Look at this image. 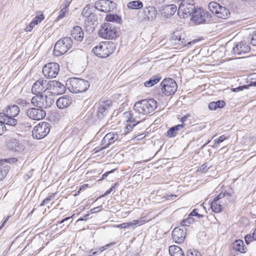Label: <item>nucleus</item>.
<instances>
[{
	"label": "nucleus",
	"mask_w": 256,
	"mask_h": 256,
	"mask_svg": "<svg viewBox=\"0 0 256 256\" xmlns=\"http://www.w3.org/2000/svg\"><path fill=\"white\" fill-rule=\"evenodd\" d=\"M226 139V138L224 135L220 136L218 138L215 139L214 141V144L212 145V147L215 148L218 144L222 142L224 140Z\"/></svg>",
	"instance_id": "41"
},
{
	"label": "nucleus",
	"mask_w": 256,
	"mask_h": 256,
	"mask_svg": "<svg viewBox=\"0 0 256 256\" xmlns=\"http://www.w3.org/2000/svg\"><path fill=\"white\" fill-rule=\"evenodd\" d=\"M6 162L12 164L18 161V159L16 158H11L5 160Z\"/></svg>",
	"instance_id": "52"
},
{
	"label": "nucleus",
	"mask_w": 256,
	"mask_h": 256,
	"mask_svg": "<svg viewBox=\"0 0 256 256\" xmlns=\"http://www.w3.org/2000/svg\"><path fill=\"white\" fill-rule=\"evenodd\" d=\"M117 34L115 26L110 22L104 23L98 32L99 36L106 39L115 38Z\"/></svg>",
	"instance_id": "11"
},
{
	"label": "nucleus",
	"mask_w": 256,
	"mask_h": 256,
	"mask_svg": "<svg viewBox=\"0 0 256 256\" xmlns=\"http://www.w3.org/2000/svg\"><path fill=\"white\" fill-rule=\"evenodd\" d=\"M208 8L209 10L218 18L227 19L230 15L228 8L220 6L216 2H210Z\"/></svg>",
	"instance_id": "8"
},
{
	"label": "nucleus",
	"mask_w": 256,
	"mask_h": 256,
	"mask_svg": "<svg viewBox=\"0 0 256 256\" xmlns=\"http://www.w3.org/2000/svg\"><path fill=\"white\" fill-rule=\"evenodd\" d=\"M72 37L77 41H82L84 38V32L80 26H74L71 31Z\"/></svg>",
	"instance_id": "30"
},
{
	"label": "nucleus",
	"mask_w": 256,
	"mask_h": 256,
	"mask_svg": "<svg viewBox=\"0 0 256 256\" xmlns=\"http://www.w3.org/2000/svg\"><path fill=\"white\" fill-rule=\"evenodd\" d=\"M10 217V216H8L6 217V218L4 220L3 222L1 224V226H0V230L5 226V225L6 224L8 220Z\"/></svg>",
	"instance_id": "56"
},
{
	"label": "nucleus",
	"mask_w": 256,
	"mask_h": 256,
	"mask_svg": "<svg viewBox=\"0 0 256 256\" xmlns=\"http://www.w3.org/2000/svg\"><path fill=\"white\" fill-rule=\"evenodd\" d=\"M60 71L59 64L56 62H50L45 64L42 68V72L48 78H56Z\"/></svg>",
	"instance_id": "15"
},
{
	"label": "nucleus",
	"mask_w": 256,
	"mask_h": 256,
	"mask_svg": "<svg viewBox=\"0 0 256 256\" xmlns=\"http://www.w3.org/2000/svg\"><path fill=\"white\" fill-rule=\"evenodd\" d=\"M250 43L253 46L256 45V40L252 36Z\"/></svg>",
	"instance_id": "62"
},
{
	"label": "nucleus",
	"mask_w": 256,
	"mask_h": 256,
	"mask_svg": "<svg viewBox=\"0 0 256 256\" xmlns=\"http://www.w3.org/2000/svg\"><path fill=\"white\" fill-rule=\"evenodd\" d=\"M194 222V219L192 217L188 216V218L182 220L181 222V224L182 226H188L189 224Z\"/></svg>",
	"instance_id": "44"
},
{
	"label": "nucleus",
	"mask_w": 256,
	"mask_h": 256,
	"mask_svg": "<svg viewBox=\"0 0 256 256\" xmlns=\"http://www.w3.org/2000/svg\"><path fill=\"white\" fill-rule=\"evenodd\" d=\"M129 223V226H136L138 224V222L137 220H134L132 222H130Z\"/></svg>",
	"instance_id": "58"
},
{
	"label": "nucleus",
	"mask_w": 256,
	"mask_h": 256,
	"mask_svg": "<svg viewBox=\"0 0 256 256\" xmlns=\"http://www.w3.org/2000/svg\"><path fill=\"white\" fill-rule=\"evenodd\" d=\"M250 49L249 45L243 42H240L233 47L232 52L234 54L241 55L248 52Z\"/></svg>",
	"instance_id": "25"
},
{
	"label": "nucleus",
	"mask_w": 256,
	"mask_h": 256,
	"mask_svg": "<svg viewBox=\"0 0 256 256\" xmlns=\"http://www.w3.org/2000/svg\"><path fill=\"white\" fill-rule=\"evenodd\" d=\"M72 0H64V3L62 4L60 6V8H62V6L64 8H68V6L72 2Z\"/></svg>",
	"instance_id": "48"
},
{
	"label": "nucleus",
	"mask_w": 256,
	"mask_h": 256,
	"mask_svg": "<svg viewBox=\"0 0 256 256\" xmlns=\"http://www.w3.org/2000/svg\"><path fill=\"white\" fill-rule=\"evenodd\" d=\"M115 49L112 42H101L92 48V52L97 56L104 58L112 54Z\"/></svg>",
	"instance_id": "4"
},
{
	"label": "nucleus",
	"mask_w": 256,
	"mask_h": 256,
	"mask_svg": "<svg viewBox=\"0 0 256 256\" xmlns=\"http://www.w3.org/2000/svg\"><path fill=\"white\" fill-rule=\"evenodd\" d=\"M225 105V102L223 100H218L217 102H210L208 104V108L211 110H215L217 108H222Z\"/></svg>",
	"instance_id": "36"
},
{
	"label": "nucleus",
	"mask_w": 256,
	"mask_h": 256,
	"mask_svg": "<svg viewBox=\"0 0 256 256\" xmlns=\"http://www.w3.org/2000/svg\"><path fill=\"white\" fill-rule=\"evenodd\" d=\"M8 147L14 152H20L24 148V146L16 138H12L8 144Z\"/></svg>",
	"instance_id": "27"
},
{
	"label": "nucleus",
	"mask_w": 256,
	"mask_h": 256,
	"mask_svg": "<svg viewBox=\"0 0 256 256\" xmlns=\"http://www.w3.org/2000/svg\"><path fill=\"white\" fill-rule=\"evenodd\" d=\"M44 18V16L43 14H40L35 16L32 22L36 24L37 25L40 23Z\"/></svg>",
	"instance_id": "39"
},
{
	"label": "nucleus",
	"mask_w": 256,
	"mask_h": 256,
	"mask_svg": "<svg viewBox=\"0 0 256 256\" xmlns=\"http://www.w3.org/2000/svg\"><path fill=\"white\" fill-rule=\"evenodd\" d=\"M112 192V188H110L109 190H108L104 194L101 196L100 198H101V197H104V196H105L106 195H108L111 192Z\"/></svg>",
	"instance_id": "60"
},
{
	"label": "nucleus",
	"mask_w": 256,
	"mask_h": 256,
	"mask_svg": "<svg viewBox=\"0 0 256 256\" xmlns=\"http://www.w3.org/2000/svg\"><path fill=\"white\" fill-rule=\"evenodd\" d=\"M5 124H6V122L0 120V136L6 130Z\"/></svg>",
	"instance_id": "43"
},
{
	"label": "nucleus",
	"mask_w": 256,
	"mask_h": 256,
	"mask_svg": "<svg viewBox=\"0 0 256 256\" xmlns=\"http://www.w3.org/2000/svg\"><path fill=\"white\" fill-rule=\"evenodd\" d=\"M72 45V40L70 37H64L59 40L54 46V55L58 56L65 54L71 48Z\"/></svg>",
	"instance_id": "5"
},
{
	"label": "nucleus",
	"mask_w": 256,
	"mask_h": 256,
	"mask_svg": "<svg viewBox=\"0 0 256 256\" xmlns=\"http://www.w3.org/2000/svg\"><path fill=\"white\" fill-rule=\"evenodd\" d=\"M8 170V166L0 165V181L2 180L6 176Z\"/></svg>",
	"instance_id": "38"
},
{
	"label": "nucleus",
	"mask_w": 256,
	"mask_h": 256,
	"mask_svg": "<svg viewBox=\"0 0 256 256\" xmlns=\"http://www.w3.org/2000/svg\"><path fill=\"white\" fill-rule=\"evenodd\" d=\"M233 248L234 250L241 253L245 252V248L243 241L240 240H236L233 244Z\"/></svg>",
	"instance_id": "33"
},
{
	"label": "nucleus",
	"mask_w": 256,
	"mask_h": 256,
	"mask_svg": "<svg viewBox=\"0 0 256 256\" xmlns=\"http://www.w3.org/2000/svg\"><path fill=\"white\" fill-rule=\"evenodd\" d=\"M112 106V102L110 100H101L98 104V108L97 110V116L98 118L101 119L106 116Z\"/></svg>",
	"instance_id": "20"
},
{
	"label": "nucleus",
	"mask_w": 256,
	"mask_h": 256,
	"mask_svg": "<svg viewBox=\"0 0 256 256\" xmlns=\"http://www.w3.org/2000/svg\"><path fill=\"white\" fill-rule=\"evenodd\" d=\"M102 210V206H98L97 207H96L94 208H92L90 210L91 212L92 213H96L98 212H100Z\"/></svg>",
	"instance_id": "51"
},
{
	"label": "nucleus",
	"mask_w": 256,
	"mask_h": 256,
	"mask_svg": "<svg viewBox=\"0 0 256 256\" xmlns=\"http://www.w3.org/2000/svg\"><path fill=\"white\" fill-rule=\"evenodd\" d=\"M48 90L54 94H61L65 92L66 86L59 82L52 80L49 82Z\"/></svg>",
	"instance_id": "21"
},
{
	"label": "nucleus",
	"mask_w": 256,
	"mask_h": 256,
	"mask_svg": "<svg viewBox=\"0 0 256 256\" xmlns=\"http://www.w3.org/2000/svg\"><path fill=\"white\" fill-rule=\"evenodd\" d=\"M66 85L72 92L79 93L86 91L90 84L88 80L72 78L67 80Z\"/></svg>",
	"instance_id": "1"
},
{
	"label": "nucleus",
	"mask_w": 256,
	"mask_h": 256,
	"mask_svg": "<svg viewBox=\"0 0 256 256\" xmlns=\"http://www.w3.org/2000/svg\"><path fill=\"white\" fill-rule=\"evenodd\" d=\"M20 108L16 105H11L8 107L5 113H0V120L6 122L8 125L15 126L18 122L15 118L20 113Z\"/></svg>",
	"instance_id": "3"
},
{
	"label": "nucleus",
	"mask_w": 256,
	"mask_h": 256,
	"mask_svg": "<svg viewBox=\"0 0 256 256\" xmlns=\"http://www.w3.org/2000/svg\"><path fill=\"white\" fill-rule=\"evenodd\" d=\"M17 103L23 106H30V104L28 102H27L25 100L23 99H18L17 100Z\"/></svg>",
	"instance_id": "45"
},
{
	"label": "nucleus",
	"mask_w": 256,
	"mask_h": 256,
	"mask_svg": "<svg viewBox=\"0 0 256 256\" xmlns=\"http://www.w3.org/2000/svg\"><path fill=\"white\" fill-rule=\"evenodd\" d=\"M115 244L114 242H113V243H110V244H106L105 246H102V247L101 248V250L100 251V252H102V251H104V250H106L107 248H108V247H110V246H113Z\"/></svg>",
	"instance_id": "54"
},
{
	"label": "nucleus",
	"mask_w": 256,
	"mask_h": 256,
	"mask_svg": "<svg viewBox=\"0 0 256 256\" xmlns=\"http://www.w3.org/2000/svg\"><path fill=\"white\" fill-rule=\"evenodd\" d=\"M208 12L202 8H196L192 14V20L194 23L200 24L208 21Z\"/></svg>",
	"instance_id": "17"
},
{
	"label": "nucleus",
	"mask_w": 256,
	"mask_h": 256,
	"mask_svg": "<svg viewBox=\"0 0 256 256\" xmlns=\"http://www.w3.org/2000/svg\"><path fill=\"white\" fill-rule=\"evenodd\" d=\"M49 82L43 78H40L32 85V92L34 94H42L48 90Z\"/></svg>",
	"instance_id": "18"
},
{
	"label": "nucleus",
	"mask_w": 256,
	"mask_h": 256,
	"mask_svg": "<svg viewBox=\"0 0 256 256\" xmlns=\"http://www.w3.org/2000/svg\"><path fill=\"white\" fill-rule=\"evenodd\" d=\"M128 226H130L128 222H124V223L120 225H118L117 226V227H118V228H126Z\"/></svg>",
	"instance_id": "57"
},
{
	"label": "nucleus",
	"mask_w": 256,
	"mask_h": 256,
	"mask_svg": "<svg viewBox=\"0 0 256 256\" xmlns=\"http://www.w3.org/2000/svg\"><path fill=\"white\" fill-rule=\"evenodd\" d=\"M177 10V7L174 4H170L166 6L162 12V15L168 18L174 15Z\"/></svg>",
	"instance_id": "29"
},
{
	"label": "nucleus",
	"mask_w": 256,
	"mask_h": 256,
	"mask_svg": "<svg viewBox=\"0 0 256 256\" xmlns=\"http://www.w3.org/2000/svg\"><path fill=\"white\" fill-rule=\"evenodd\" d=\"M195 9L193 0H182L178 8V14L180 17L186 18L190 16Z\"/></svg>",
	"instance_id": "9"
},
{
	"label": "nucleus",
	"mask_w": 256,
	"mask_h": 256,
	"mask_svg": "<svg viewBox=\"0 0 256 256\" xmlns=\"http://www.w3.org/2000/svg\"><path fill=\"white\" fill-rule=\"evenodd\" d=\"M210 168V166L207 164H203L200 168V171L202 172H206L207 170Z\"/></svg>",
	"instance_id": "47"
},
{
	"label": "nucleus",
	"mask_w": 256,
	"mask_h": 256,
	"mask_svg": "<svg viewBox=\"0 0 256 256\" xmlns=\"http://www.w3.org/2000/svg\"><path fill=\"white\" fill-rule=\"evenodd\" d=\"M30 176L29 174H26L24 176V178L26 180H28L30 178Z\"/></svg>",
	"instance_id": "64"
},
{
	"label": "nucleus",
	"mask_w": 256,
	"mask_h": 256,
	"mask_svg": "<svg viewBox=\"0 0 256 256\" xmlns=\"http://www.w3.org/2000/svg\"><path fill=\"white\" fill-rule=\"evenodd\" d=\"M127 6L130 9L138 10L142 8L143 4L140 0H135L129 2Z\"/></svg>",
	"instance_id": "35"
},
{
	"label": "nucleus",
	"mask_w": 256,
	"mask_h": 256,
	"mask_svg": "<svg viewBox=\"0 0 256 256\" xmlns=\"http://www.w3.org/2000/svg\"><path fill=\"white\" fill-rule=\"evenodd\" d=\"M170 41L176 48H182L184 46L195 43V41L188 42L186 34L181 30H176L172 34Z\"/></svg>",
	"instance_id": "6"
},
{
	"label": "nucleus",
	"mask_w": 256,
	"mask_h": 256,
	"mask_svg": "<svg viewBox=\"0 0 256 256\" xmlns=\"http://www.w3.org/2000/svg\"><path fill=\"white\" fill-rule=\"evenodd\" d=\"M184 126V124H178L170 128L167 132V136L170 138H172L175 136L178 130Z\"/></svg>",
	"instance_id": "32"
},
{
	"label": "nucleus",
	"mask_w": 256,
	"mask_h": 256,
	"mask_svg": "<svg viewBox=\"0 0 256 256\" xmlns=\"http://www.w3.org/2000/svg\"><path fill=\"white\" fill-rule=\"evenodd\" d=\"M157 108V102L153 98L145 99L136 102L134 109L136 112L146 114L153 112Z\"/></svg>",
	"instance_id": "2"
},
{
	"label": "nucleus",
	"mask_w": 256,
	"mask_h": 256,
	"mask_svg": "<svg viewBox=\"0 0 256 256\" xmlns=\"http://www.w3.org/2000/svg\"><path fill=\"white\" fill-rule=\"evenodd\" d=\"M56 194V193L52 194L51 195L48 196L47 198H44V200L42 202V204H40V206H44L48 204L52 198H54Z\"/></svg>",
	"instance_id": "42"
},
{
	"label": "nucleus",
	"mask_w": 256,
	"mask_h": 256,
	"mask_svg": "<svg viewBox=\"0 0 256 256\" xmlns=\"http://www.w3.org/2000/svg\"><path fill=\"white\" fill-rule=\"evenodd\" d=\"M187 256H202L201 254L198 252H194L188 254Z\"/></svg>",
	"instance_id": "55"
},
{
	"label": "nucleus",
	"mask_w": 256,
	"mask_h": 256,
	"mask_svg": "<svg viewBox=\"0 0 256 256\" xmlns=\"http://www.w3.org/2000/svg\"><path fill=\"white\" fill-rule=\"evenodd\" d=\"M228 196V194L226 192L220 193L214 198L210 204V208L214 212H220L226 204V202L224 198Z\"/></svg>",
	"instance_id": "13"
},
{
	"label": "nucleus",
	"mask_w": 256,
	"mask_h": 256,
	"mask_svg": "<svg viewBox=\"0 0 256 256\" xmlns=\"http://www.w3.org/2000/svg\"><path fill=\"white\" fill-rule=\"evenodd\" d=\"M138 222V224H142L145 222V220L144 218H140L138 220H137Z\"/></svg>",
	"instance_id": "59"
},
{
	"label": "nucleus",
	"mask_w": 256,
	"mask_h": 256,
	"mask_svg": "<svg viewBox=\"0 0 256 256\" xmlns=\"http://www.w3.org/2000/svg\"><path fill=\"white\" fill-rule=\"evenodd\" d=\"M188 116L187 115V116H182L180 118V122H182V123H184V122L186 121V119H187V118Z\"/></svg>",
	"instance_id": "61"
},
{
	"label": "nucleus",
	"mask_w": 256,
	"mask_h": 256,
	"mask_svg": "<svg viewBox=\"0 0 256 256\" xmlns=\"http://www.w3.org/2000/svg\"><path fill=\"white\" fill-rule=\"evenodd\" d=\"M246 242L247 244H248L254 240V236H253V233L252 234H248L246 235L244 237Z\"/></svg>",
	"instance_id": "46"
},
{
	"label": "nucleus",
	"mask_w": 256,
	"mask_h": 256,
	"mask_svg": "<svg viewBox=\"0 0 256 256\" xmlns=\"http://www.w3.org/2000/svg\"><path fill=\"white\" fill-rule=\"evenodd\" d=\"M160 78V77H159L158 76H152L149 80L146 81L144 83V86L148 88L151 87L158 83Z\"/></svg>",
	"instance_id": "34"
},
{
	"label": "nucleus",
	"mask_w": 256,
	"mask_h": 256,
	"mask_svg": "<svg viewBox=\"0 0 256 256\" xmlns=\"http://www.w3.org/2000/svg\"><path fill=\"white\" fill-rule=\"evenodd\" d=\"M144 137H145V136L144 135V134H140L139 135H138V136H134L133 138V139L135 141H138V140H142Z\"/></svg>",
	"instance_id": "50"
},
{
	"label": "nucleus",
	"mask_w": 256,
	"mask_h": 256,
	"mask_svg": "<svg viewBox=\"0 0 256 256\" xmlns=\"http://www.w3.org/2000/svg\"><path fill=\"white\" fill-rule=\"evenodd\" d=\"M82 15L86 18L84 22L85 26L94 29L97 18L94 14L90 10V6L89 4H87L83 8Z\"/></svg>",
	"instance_id": "14"
},
{
	"label": "nucleus",
	"mask_w": 256,
	"mask_h": 256,
	"mask_svg": "<svg viewBox=\"0 0 256 256\" xmlns=\"http://www.w3.org/2000/svg\"><path fill=\"white\" fill-rule=\"evenodd\" d=\"M94 7L100 11L108 12L113 10L116 7V4L109 0H99L95 2Z\"/></svg>",
	"instance_id": "16"
},
{
	"label": "nucleus",
	"mask_w": 256,
	"mask_h": 256,
	"mask_svg": "<svg viewBox=\"0 0 256 256\" xmlns=\"http://www.w3.org/2000/svg\"><path fill=\"white\" fill-rule=\"evenodd\" d=\"M26 114L32 120H39L45 117L46 112L42 109L32 108L28 109Z\"/></svg>",
	"instance_id": "19"
},
{
	"label": "nucleus",
	"mask_w": 256,
	"mask_h": 256,
	"mask_svg": "<svg viewBox=\"0 0 256 256\" xmlns=\"http://www.w3.org/2000/svg\"><path fill=\"white\" fill-rule=\"evenodd\" d=\"M106 20L108 22H116L120 20V18L117 15L108 14L106 16Z\"/></svg>",
	"instance_id": "40"
},
{
	"label": "nucleus",
	"mask_w": 256,
	"mask_h": 256,
	"mask_svg": "<svg viewBox=\"0 0 256 256\" xmlns=\"http://www.w3.org/2000/svg\"><path fill=\"white\" fill-rule=\"evenodd\" d=\"M143 14L145 20L152 21L156 18L158 12L155 7L149 6L144 8Z\"/></svg>",
	"instance_id": "24"
},
{
	"label": "nucleus",
	"mask_w": 256,
	"mask_h": 256,
	"mask_svg": "<svg viewBox=\"0 0 256 256\" xmlns=\"http://www.w3.org/2000/svg\"><path fill=\"white\" fill-rule=\"evenodd\" d=\"M115 170H116V169H114L112 170H111L110 171L107 172H105L104 174L102 175V180H104V179L106 178L109 174L114 172Z\"/></svg>",
	"instance_id": "53"
},
{
	"label": "nucleus",
	"mask_w": 256,
	"mask_h": 256,
	"mask_svg": "<svg viewBox=\"0 0 256 256\" xmlns=\"http://www.w3.org/2000/svg\"><path fill=\"white\" fill-rule=\"evenodd\" d=\"M118 138V136L116 133L110 132L107 134L102 140V145L104 146L102 149H104L108 147L113 144Z\"/></svg>",
	"instance_id": "23"
},
{
	"label": "nucleus",
	"mask_w": 256,
	"mask_h": 256,
	"mask_svg": "<svg viewBox=\"0 0 256 256\" xmlns=\"http://www.w3.org/2000/svg\"><path fill=\"white\" fill-rule=\"evenodd\" d=\"M168 251L170 256H181L184 254L180 247L174 245L170 246Z\"/></svg>",
	"instance_id": "31"
},
{
	"label": "nucleus",
	"mask_w": 256,
	"mask_h": 256,
	"mask_svg": "<svg viewBox=\"0 0 256 256\" xmlns=\"http://www.w3.org/2000/svg\"><path fill=\"white\" fill-rule=\"evenodd\" d=\"M62 9L59 12L58 16L56 18V21H58L60 19L66 16L68 14V8L62 6Z\"/></svg>",
	"instance_id": "37"
},
{
	"label": "nucleus",
	"mask_w": 256,
	"mask_h": 256,
	"mask_svg": "<svg viewBox=\"0 0 256 256\" xmlns=\"http://www.w3.org/2000/svg\"><path fill=\"white\" fill-rule=\"evenodd\" d=\"M162 92L166 96L173 95L176 91L178 86L176 82L172 78L164 79L160 84Z\"/></svg>",
	"instance_id": "10"
},
{
	"label": "nucleus",
	"mask_w": 256,
	"mask_h": 256,
	"mask_svg": "<svg viewBox=\"0 0 256 256\" xmlns=\"http://www.w3.org/2000/svg\"><path fill=\"white\" fill-rule=\"evenodd\" d=\"M185 230H184L183 228H174L172 234L173 240L177 244L182 243L184 241L186 236Z\"/></svg>",
	"instance_id": "22"
},
{
	"label": "nucleus",
	"mask_w": 256,
	"mask_h": 256,
	"mask_svg": "<svg viewBox=\"0 0 256 256\" xmlns=\"http://www.w3.org/2000/svg\"><path fill=\"white\" fill-rule=\"evenodd\" d=\"M192 216H198V218H201L202 216V215L198 214L196 210H194L188 215V216L191 217Z\"/></svg>",
	"instance_id": "49"
},
{
	"label": "nucleus",
	"mask_w": 256,
	"mask_h": 256,
	"mask_svg": "<svg viewBox=\"0 0 256 256\" xmlns=\"http://www.w3.org/2000/svg\"><path fill=\"white\" fill-rule=\"evenodd\" d=\"M72 98L67 95H64L59 98L56 102V104L60 109H63L69 106L72 103Z\"/></svg>",
	"instance_id": "28"
},
{
	"label": "nucleus",
	"mask_w": 256,
	"mask_h": 256,
	"mask_svg": "<svg viewBox=\"0 0 256 256\" xmlns=\"http://www.w3.org/2000/svg\"><path fill=\"white\" fill-rule=\"evenodd\" d=\"M32 28H30V26H29V24L28 26H27L25 28H24V30L26 32H30L32 30Z\"/></svg>",
	"instance_id": "63"
},
{
	"label": "nucleus",
	"mask_w": 256,
	"mask_h": 256,
	"mask_svg": "<svg viewBox=\"0 0 256 256\" xmlns=\"http://www.w3.org/2000/svg\"><path fill=\"white\" fill-rule=\"evenodd\" d=\"M50 124L46 122H42L34 128L32 135L34 138L40 140L44 138L50 132Z\"/></svg>",
	"instance_id": "12"
},
{
	"label": "nucleus",
	"mask_w": 256,
	"mask_h": 256,
	"mask_svg": "<svg viewBox=\"0 0 256 256\" xmlns=\"http://www.w3.org/2000/svg\"><path fill=\"white\" fill-rule=\"evenodd\" d=\"M124 116L127 118V120H126L127 124H126V133L131 131L134 127L140 122V120H136L135 118H132V114L129 112H125L124 113Z\"/></svg>",
	"instance_id": "26"
},
{
	"label": "nucleus",
	"mask_w": 256,
	"mask_h": 256,
	"mask_svg": "<svg viewBox=\"0 0 256 256\" xmlns=\"http://www.w3.org/2000/svg\"><path fill=\"white\" fill-rule=\"evenodd\" d=\"M33 96L31 100V104L39 108H46L50 107L54 102L51 96L42 94H38Z\"/></svg>",
	"instance_id": "7"
}]
</instances>
